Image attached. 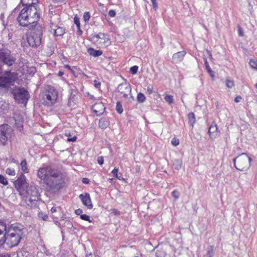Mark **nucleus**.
<instances>
[{"label": "nucleus", "mask_w": 257, "mask_h": 257, "mask_svg": "<svg viewBox=\"0 0 257 257\" xmlns=\"http://www.w3.org/2000/svg\"><path fill=\"white\" fill-rule=\"evenodd\" d=\"M173 166L175 169L179 170L181 169L182 166V162L181 160L176 159L174 161L173 163Z\"/></svg>", "instance_id": "29"}, {"label": "nucleus", "mask_w": 257, "mask_h": 257, "mask_svg": "<svg viewBox=\"0 0 257 257\" xmlns=\"http://www.w3.org/2000/svg\"><path fill=\"white\" fill-rule=\"evenodd\" d=\"M7 232H14L17 234H19L21 235H23L24 234L23 226L20 224L11 225V226L8 229Z\"/></svg>", "instance_id": "18"}, {"label": "nucleus", "mask_w": 257, "mask_h": 257, "mask_svg": "<svg viewBox=\"0 0 257 257\" xmlns=\"http://www.w3.org/2000/svg\"><path fill=\"white\" fill-rule=\"evenodd\" d=\"M6 173L8 175L14 176L15 175V171L14 169L11 168H7L6 170Z\"/></svg>", "instance_id": "44"}, {"label": "nucleus", "mask_w": 257, "mask_h": 257, "mask_svg": "<svg viewBox=\"0 0 257 257\" xmlns=\"http://www.w3.org/2000/svg\"><path fill=\"white\" fill-rule=\"evenodd\" d=\"M76 139H77V137L76 136H74L73 137V138H68L67 139V141L68 142H75L76 140Z\"/></svg>", "instance_id": "58"}, {"label": "nucleus", "mask_w": 257, "mask_h": 257, "mask_svg": "<svg viewBox=\"0 0 257 257\" xmlns=\"http://www.w3.org/2000/svg\"><path fill=\"white\" fill-rule=\"evenodd\" d=\"M23 235L17 234L14 232H6L4 233V237L6 239V244L9 247H13L17 246L22 239Z\"/></svg>", "instance_id": "9"}, {"label": "nucleus", "mask_w": 257, "mask_h": 257, "mask_svg": "<svg viewBox=\"0 0 257 257\" xmlns=\"http://www.w3.org/2000/svg\"><path fill=\"white\" fill-rule=\"evenodd\" d=\"M83 210L81 209H77L75 211V213L77 215H82Z\"/></svg>", "instance_id": "52"}, {"label": "nucleus", "mask_w": 257, "mask_h": 257, "mask_svg": "<svg viewBox=\"0 0 257 257\" xmlns=\"http://www.w3.org/2000/svg\"><path fill=\"white\" fill-rule=\"evenodd\" d=\"M13 94L15 100L18 101L20 103H26L29 99V92L24 88L18 89L15 90Z\"/></svg>", "instance_id": "12"}, {"label": "nucleus", "mask_w": 257, "mask_h": 257, "mask_svg": "<svg viewBox=\"0 0 257 257\" xmlns=\"http://www.w3.org/2000/svg\"><path fill=\"white\" fill-rule=\"evenodd\" d=\"M94 85L96 88H98L100 86V83L99 82H97L96 80H95L94 81Z\"/></svg>", "instance_id": "56"}, {"label": "nucleus", "mask_w": 257, "mask_h": 257, "mask_svg": "<svg viewBox=\"0 0 257 257\" xmlns=\"http://www.w3.org/2000/svg\"><path fill=\"white\" fill-rule=\"evenodd\" d=\"M31 30L27 36L29 46L32 47L39 46L42 42L44 28L37 23L31 26Z\"/></svg>", "instance_id": "5"}, {"label": "nucleus", "mask_w": 257, "mask_h": 257, "mask_svg": "<svg viewBox=\"0 0 257 257\" xmlns=\"http://www.w3.org/2000/svg\"><path fill=\"white\" fill-rule=\"evenodd\" d=\"M14 185L20 195H24L25 191L29 187L26 180V177L23 173H21L20 177L15 181Z\"/></svg>", "instance_id": "11"}, {"label": "nucleus", "mask_w": 257, "mask_h": 257, "mask_svg": "<svg viewBox=\"0 0 257 257\" xmlns=\"http://www.w3.org/2000/svg\"><path fill=\"white\" fill-rule=\"evenodd\" d=\"M105 34L103 33H99L97 34H94L93 37H95L97 39H103L104 38Z\"/></svg>", "instance_id": "45"}, {"label": "nucleus", "mask_w": 257, "mask_h": 257, "mask_svg": "<svg viewBox=\"0 0 257 257\" xmlns=\"http://www.w3.org/2000/svg\"><path fill=\"white\" fill-rule=\"evenodd\" d=\"M109 125V121L106 117H102L99 121V127L102 129L106 128Z\"/></svg>", "instance_id": "21"}, {"label": "nucleus", "mask_w": 257, "mask_h": 257, "mask_svg": "<svg viewBox=\"0 0 257 257\" xmlns=\"http://www.w3.org/2000/svg\"><path fill=\"white\" fill-rule=\"evenodd\" d=\"M49 166H47L40 168L38 171V177L41 180H44L45 184L46 180L49 177Z\"/></svg>", "instance_id": "16"}, {"label": "nucleus", "mask_w": 257, "mask_h": 257, "mask_svg": "<svg viewBox=\"0 0 257 257\" xmlns=\"http://www.w3.org/2000/svg\"><path fill=\"white\" fill-rule=\"evenodd\" d=\"M74 22L76 25L77 29H79V27H80L79 18L76 16H75L74 18Z\"/></svg>", "instance_id": "39"}, {"label": "nucleus", "mask_w": 257, "mask_h": 257, "mask_svg": "<svg viewBox=\"0 0 257 257\" xmlns=\"http://www.w3.org/2000/svg\"><path fill=\"white\" fill-rule=\"evenodd\" d=\"M58 93L54 87L48 85L42 93L43 104L45 105L51 106L56 102Z\"/></svg>", "instance_id": "6"}, {"label": "nucleus", "mask_w": 257, "mask_h": 257, "mask_svg": "<svg viewBox=\"0 0 257 257\" xmlns=\"http://www.w3.org/2000/svg\"><path fill=\"white\" fill-rule=\"evenodd\" d=\"M226 85L229 88H231L234 86L233 81L230 80H226Z\"/></svg>", "instance_id": "42"}, {"label": "nucleus", "mask_w": 257, "mask_h": 257, "mask_svg": "<svg viewBox=\"0 0 257 257\" xmlns=\"http://www.w3.org/2000/svg\"><path fill=\"white\" fill-rule=\"evenodd\" d=\"M204 65L206 68V69L208 71V73L210 74L211 77H214V72L211 70V68L209 66V63L207 61V60L206 58L204 59Z\"/></svg>", "instance_id": "27"}, {"label": "nucleus", "mask_w": 257, "mask_h": 257, "mask_svg": "<svg viewBox=\"0 0 257 257\" xmlns=\"http://www.w3.org/2000/svg\"><path fill=\"white\" fill-rule=\"evenodd\" d=\"M87 52L90 55L94 57H98L102 54V51L101 50H95L92 48L88 49Z\"/></svg>", "instance_id": "22"}, {"label": "nucleus", "mask_w": 257, "mask_h": 257, "mask_svg": "<svg viewBox=\"0 0 257 257\" xmlns=\"http://www.w3.org/2000/svg\"><path fill=\"white\" fill-rule=\"evenodd\" d=\"M4 243H6V239L4 235L3 237L0 238V246H1Z\"/></svg>", "instance_id": "54"}, {"label": "nucleus", "mask_w": 257, "mask_h": 257, "mask_svg": "<svg viewBox=\"0 0 257 257\" xmlns=\"http://www.w3.org/2000/svg\"><path fill=\"white\" fill-rule=\"evenodd\" d=\"M186 54L185 51H180L175 53L172 57V62L173 63H178L183 60L184 57Z\"/></svg>", "instance_id": "19"}, {"label": "nucleus", "mask_w": 257, "mask_h": 257, "mask_svg": "<svg viewBox=\"0 0 257 257\" xmlns=\"http://www.w3.org/2000/svg\"><path fill=\"white\" fill-rule=\"evenodd\" d=\"M30 74L31 75H33L36 72V69L34 67H31L28 70Z\"/></svg>", "instance_id": "49"}, {"label": "nucleus", "mask_w": 257, "mask_h": 257, "mask_svg": "<svg viewBox=\"0 0 257 257\" xmlns=\"http://www.w3.org/2000/svg\"><path fill=\"white\" fill-rule=\"evenodd\" d=\"M75 95L73 93V90H71L70 96L69 98V101H71V100H72L74 98V97L75 96Z\"/></svg>", "instance_id": "59"}, {"label": "nucleus", "mask_w": 257, "mask_h": 257, "mask_svg": "<svg viewBox=\"0 0 257 257\" xmlns=\"http://www.w3.org/2000/svg\"><path fill=\"white\" fill-rule=\"evenodd\" d=\"M214 254V249L213 246L210 245L207 248V252L204 257H213Z\"/></svg>", "instance_id": "24"}, {"label": "nucleus", "mask_w": 257, "mask_h": 257, "mask_svg": "<svg viewBox=\"0 0 257 257\" xmlns=\"http://www.w3.org/2000/svg\"><path fill=\"white\" fill-rule=\"evenodd\" d=\"M238 28L239 35L242 37L243 36V33L242 28L240 26H238Z\"/></svg>", "instance_id": "53"}, {"label": "nucleus", "mask_w": 257, "mask_h": 257, "mask_svg": "<svg viewBox=\"0 0 257 257\" xmlns=\"http://www.w3.org/2000/svg\"><path fill=\"white\" fill-rule=\"evenodd\" d=\"M7 231L8 229L6 224L3 222H0V235L4 234Z\"/></svg>", "instance_id": "30"}, {"label": "nucleus", "mask_w": 257, "mask_h": 257, "mask_svg": "<svg viewBox=\"0 0 257 257\" xmlns=\"http://www.w3.org/2000/svg\"><path fill=\"white\" fill-rule=\"evenodd\" d=\"M147 92L149 94L152 93H153V88L152 87H148V88H147Z\"/></svg>", "instance_id": "62"}, {"label": "nucleus", "mask_w": 257, "mask_h": 257, "mask_svg": "<svg viewBox=\"0 0 257 257\" xmlns=\"http://www.w3.org/2000/svg\"><path fill=\"white\" fill-rule=\"evenodd\" d=\"M111 211V213H113L115 215H119L120 213V212L116 209H112Z\"/></svg>", "instance_id": "50"}, {"label": "nucleus", "mask_w": 257, "mask_h": 257, "mask_svg": "<svg viewBox=\"0 0 257 257\" xmlns=\"http://www.w3.org/2000/svg\"><path fill=\"white\" fill-rule=\"evenodd\" d=\"M90 18V15L89 12H85L83 15L84 20L85 22H88Z\"/></svg>", "instance_id": "43"}, {"label": "nucleus", "mask_w": 257, "mask_h": 257, "mask_svg": "<svg viewBox=\"0 0 257 257\" xmlns=\"http://www.w3.org/2000/svg\"><path fill=\"white\" fill-rule=\"evenodd\" d=\"M89 180H88V179H87V178H83V179H82V182H83V183H84V184H88V183H89Z\"/></svg>", "instance_id": "61"}, {"label": "nucleus", "mask_w": 257, "mask_h": 257, "mask_svg": "<svg viewBox=\"0 0 257 257\" xmlns=\"http://www.w3.org/2000/svg\"><path fill=\"white\" fill-rule=\"evenodd\" d=\"M0 257H11L10 255L8 254H0Z\"/></svg>", "instance_id": "64"}, {"label": "nucleus", "mask_w": 257, "mask_h": 257, "mask_svg": "<svg viewBox=\"0 0 257 257\" xmlns=\"http://www.w3.org/2000/svg\"><path fill=\"white\" fill-rule=\"evenodd\" d=\"M156 255L157 257H165L166 255V252L163 249H159L157 250L156 252Z\"/></svg>", "instance_id": "32"}, {"label": "nucleus", "mask_w": 257, "mask_h": 257, "mask_svg": "<svg viewBox=\"0 0 257 257\" xmlns=\"http://www.w3.org/2000/svg\"><path fill=\"white\" fill-rule=\"evenodd\" d=\"M138 70V66L137 65H135L133 67H131L130 69V71L132 74H136Z\"/></svg>", "instance_id": "37"}, {"label": "nucleus", "mask_w": 257, "mask_h": 257, "mask_svg": "<svg viewBox=\"0 0 257 257\" xmlns=\"http://www.w3.org/2000/svg\"><path fill=\"white\" fill-rule=\"evenodd\" d=\"M115 177L120 180L123 179L122 175L121 173H117V175L116 174V176Z\"/></svg>", "instance_id": "57"}, {"label": "nucleus", "mask_w": 257, "mask_h": 257, "mask_svg": "<svg viewBox=\"0 0 257 257\" xmlns=\"http://www.w3.org/2000/svg\"><path fill=\"white\" fill-rule=\"evenodd\" d=\"M79 198L81 199L83 204L86 206L88 209L92 208L93 205L89 193H85L84 194H81L79 195Z\"/></svg>", "instance_id": "15"}, {"label": "nucleus", "mask_w": 257, "mask_h": 257, "mask_svg": "<svg viewBox=\"0 0 257 257\" xmlns=\"http://www.w3.org/2000/svg\"><path fill=\"white\" fill-rule=\"evenodd\" d=\"M108 15L110 17H114L116 15V13L115 11L111 10L108 12Z\"/></svg>", "instance_id": "48"}, {"label": "nucleus", "mask_w": 257, "mask_h": 257, "mask_svg": "<svg viewBox=\"0 0 257 257\" xmlns=\"http://www.w3.org/2000/svg\"><path fill=\"white\" fill-rule=\"evenodd\" d=\"M15 78L13 73L10 71H7L0 76V87H6L13 85Z\"/></svg>", "instance_id": "10"}, {"label": "nucleus", "mask_w": 257, "mask_h": 257, "mask_svg": "<svg viewBox=\"0 0 257 257\" xmlns=\"http://www.w3.org/2000/svg\"><path fill=\"white\" fill-rule=\"evenodd\" d=\"M189 122L190 125L193 127L194 124L195 123L196 119L195 116L193 112H189L188 115Z\"/></svg>", "instance_id": "25"}, {"label": "nucleus", "mask_w": 257, "mask_h": 257, "mask_svg": "<svg viewBox=\"0 0 257 257\" xmlns=\"http://www.w3.org/2000/svg\"><path fill=\"white\" fill-rule=\"evenodd\" d=\"M171 143L173 146H177L179 144V141L176 138H174L171 141Z\"/></svg>", "instance_id": "46"}, {"label": "nucleus", "mask_w": 257, "mask_h": 257, "mask_svg": "<svg viewBox=\"0 0 257 257\" xmlns=\"http://www.w3.org/2000/svg\"><path fill=\"white\" fill-rule=\"evenodd\" d=\"M164 99L169 104H172L174 102L173 96L171 95H166L164 97Z\"/></svg>", "instance_id": "33"}, {"label": "nucleus", "mask_w": 257, "mask_h": 257, "mask_svg": "<svg viewBox=\"0 0 257 257\" xmlns=\"http://www.w3.org/2000/svg\"><path fill=\"white\" fill-rule=\"evenodd\" d=\"M241 97L240 96H236L235 99H234V101L235 102H239L240 101L241 99Z\"/></svg>", "instance_id": "60"}, {"label": "nucleus", "mask_w": 257, "mask_h": 257, "mask_svg": "<svg viewBox=\"0 0 257 257\" xmlns=\"http://www.w3.org/2000/svg\"><path fill=\"white\" fill-rule=\"evenodd\" d=\"M137 100L140 103H143L146 100V96H145V95L141 93V92H140L137 95Z\"/></svg>", "instance_id": "31"}, {"label": "nucleus", "mask_w": 257, "mask_h": 257, "mask_svg": "<svg viewBox=\"0 0 257 257\" xmlns=\"http://www.w3.org/2000/svg\"><path fill=\"white\" fill-rule=\"evenodd\" d=\"M152 3L153 7L155 10L158 8V4L156 0H151Z\"/></svg>", "instance_id": "51"}, {"label": "nucleus", "mask_w": 257, "mask_h": 257, "mask_svg": "<svg viewBox=\"0 0 257 257\" xmlns=\"http://www.w3.org/2000/svg\"><path fill=\"white\" fill-rule=\"evenodd\" d=\"M217 131L218 127L217 126V124L214 122H213L210 126L208 130L210 138L211 139L216 138L218 134Z\"/></svg>", "instance_id": "20"}, {"label": "nucleus", "mask_w": 257, "mask_h": 257, "mask_svg": "<svg viewBox=\"0 0 257 257\" xmlns=\"http://www.w3.org/2000/svg\"><path fill=\"white\" fill-rule=\"evenodd\" d=\"M20 166L21 167V169L23 170V171L25 173H28V169L27 167V161L25 159H24L20 164Z\"/></svg>", "instance_id": "28"}, {"label": "nucleus", "mask_w": 257, "mask_h": 257, "mask_svg": "<svg viewBox=\"0 0 257 257\" xmlns=\"http://www.w3.org/2000/svg\"><path fill=\"white\" fill-rule=\"evenodd\" d=\"M64 184L62 174L49 167V177L46 181L48 190L52 193L57 192L63 187Z\"/></svg>", "instance_id": "2"}, {"label": "nucleus", "mask_w": 257, "mask_h": 257, "mask_svg": "<svg viewBox=\"0 0 257 257\" xmlns=\"http://www.w3.org/2000/svg\"><path fill=\"white\" fill-rule=\"evenodd\" d=\"M22 199L26 204L27 208L32 209L38 207L41 200L40 194L38 188L35 186H30L25 191V194L21 195Z\"/></svg>", "instance_id": "3"}, {"label": "nucleus", "mask_w": 257, "mask_h": 257, "mask_svg": "<svg viewBox=\"0 0 257 257\" xmlns=\"http://www.w3.org/2000/svg\"><path fill=\"white\" fill-rule=\"evenodd\" d=\"M23 6L24 8L21 10V6L19 5L12 12V15L18 13L17 20L19 25L25 27L29 25L31 26L37 23L40 16L36 6Z\"/></svg>", "instance_id": "1"}, {"label": "nucleus", "mask_w": 257, "mask_h": 257, "mask_svg": "<svg viewBox=\"0 0 257 257\" xmlns=\"http://www.w3.org/2000/svg\"><path fill=\"white\" fill-rule=\"evenodd\" d=\"M116 110L119 114H121L123 112V108L120 102H116Z\"/></svg>", "instance_id": "34"}, {"label": "nucleus", "mask_w": 257, "mask_h": 257, "mask_svg": "<svg viewBox=\"0 0 257 257\" xmlns=\"http://www.w3.org/2000/svg\"><path fill=\"white\" fill-rule=\"evenodd\" d=\"M251 161V158L245 153H242L233 160L235 168L240 171L247 170L250 167Z\"/></svg>", "instance_id": "7"}, {"label": "nucleus", "mask_w": 257, "mask_h": 257, "mask_svg": "<svg viewBox=\"0 0 257 257\" xmlns=\"http://www.w3.org/2000/svg\"><path fill=\"white\" fill-rule=\"evenodd\" d=\"M0 183L3 184L4 185H7L8 184L7 180L2 175H0Z\"/></svg>", "instance_id": "35"}, {"label": "nucleus", "mask_w": 257, "mask_h": 257, "mask_svg": "<svg viewBox=\"0 0 257 257\" xmlns=\"http://www.w3.org/2000/svg\"><path fill=\"white\" fill-rule=\"evenodd\" d=\"M0 60L8 66H12L15 63L16 59L11 54L9 50L0 48Z\"/></svg>", "instance_id": "13"}, {"label": "nucleus", "mask_w": 257, "mask_h": 257, "mask_svg": "<svg viewBox=\"0 0 257 257\" xmlns=\"http://www.w3.org/2000/svg\"><path fill=\"white\" fill-rule=\"evenodd\" d=\"M249 65L252 68H257V61L253 59H250L249 61Z\"/></svg>", "instance_id": "41"}, {"label": "nucleus", "mask_w": 257, "mask_h": 257, "mask_svg": "<svg viewBox=\"0 0 257 257\" xmlns=\"http://www.w3.org/2000/svg\"><path fill=\"white\" fill-rule=\"evenodd\" d=\"M31 30L27 36L29 46L32 47L39 46L42 42L44 28L37 23L31 26Z\"/></svg>", "instance_id": "4"}, {"label": "nucleus", "mask_w": 257, "mask_h": 257, "mask_svg": "<svg viewBox=\"0 0 257 257\" xmlns=\"http://www.w3.org/2000/svg\"><path fill=\"white\" fill-rule=\"evenodd\" d=\"M80 218L83 220L87 221L89 222H91L92 220L90 219V217L87 214H84L82 215H80Z\"/></svg>", "instance_id": "36"}, {"label": "nucleus", "mask_w": 257, "mask_h": 257, "mask_svg": "<svg viewBox=\"0 0 257 257\" xmlns=\"http://www.w3.org/2000/svg\"><path fill=\"white\" fill-rule=\"evenodd\" d=\"M38 217L43 220H46L48 218L47 214H45L42 212H40L38 213Z\"/></svg>", "instance_id": "38"}, {"label": "nucleus", "mask_w": 257, "mask_h": 257, "mask_svg": "<svg viewBox=\"0 0 257 257\" xmlns=\"http://www.w3.org/2000/svg\"><path fill=\"white\" fill-rule=\"evenodd\" d=\"M38 0H21L23 6H35Z\"/></svg>", "instance_id": "23"}, {"label": "nucleus", "mask_w": 257, "mask_h": 257, "mask_svg": "<svg viewBox=\"0 0 257 257\" xmlns=\"http://www.w3.org/2000/svg\"><path fill=\"white\" fill-rule=\"evenodd\" d=\"M13 129L8 124L0 125V144L3 146L7 145V142L12 137Z\"/></svg>", "instance_id": "8"}, {"label": "nucleus", "mask_w": 257, "mask_h": 257, "mask_svg": "<svg viewBox=\"0 0 257 257\" xmlns=\"http://www.w3.org/2000/svg\"><path fill=\"white\" fill-rule=\"evenodd\" d=\"M97 161L98 164H99L100 165H101L103 164V162H104L103 158L101 156L98 157L97 158Z\"/></svg>", "instance_id": "47"}, {"label": "nucleus", "mask_w": 257, "mask_h": 257, "mask_svg": "<svg viewBox=\"0 0 257 257\" xmlns=\"http://www.w3.org/2000/svg\"><path fill=\"white\" fill-rule=\"evenodd\" d=\"M118 169L117 168H114L112 171L111 173L113 174L114 176H116L118 173Z\"/></svg>", "instance_id": "55"}, {"label": "nucleus", "mask_w": 257, "mask_h": 257, "mask_svg": "<svg viewBox=\"0 0 257 257\" xmlns=\"http://www.w3.org/2000/svg\"><path fill=\"white\" fill-rule=\"evenodd\" d=\"M172 195L175 200H177L179 198L180 193L177 190H175L172 192Z\"/></svg>", "instance_id": "40"}, {"label": "nucleus", "mask_w": 257, "mask_h": 257, "mask_svg": "<svg viewBox=\"0 0 257 257\" xmlns=\"http://www.w3.org/2000/svg\"><path fill=\"white\" fill-rule=\"evenodd\" d=\"M54 35L56 36H61L65 33V29L60 27H58L56 29H54Z\"/></svg>", "instance_id": "26"}, {"label": "nucleus", "mask_w": 257, "mask_h": 257, "mask_svg": "<svg viewBox=\"0 0 257 257\" xmlns=\"http://www.w3.org/2000/svg\"><path fill=\"white\" fill-rule=\"evenodd\" d=\"M56 207H53L51 209V211L52 213H54L56 211Z\"/></svg>", "instance_id": "63"}, {"label": "nucleus", "mask_w": 257, "mask_h": 257, "mask_svg": "<svg viewBox=\"0 0 257 257\" xmlns=\"http://www.w3.org/2000/svg\"><path fill=\"white\" fill-rule=\"evenodd\" d=\"M117 89L118 92L122 94L124 97H127L128 94L131 92V86L126 82H123L117 86Z\"/></svg>", "instance_id": "14"}, {"label": "nucleus", "mask_w": 257, "mask_h": 257, "mask_svg": "<svg viewBox=\"0 0 257 257\" xmlns=\"http://www.w3.org/2000/svg\"><path fill=\"white\" fill-rule=\"evenodd\" d=\"M105 107L102 102L95 103L92 106V109L93 112L97 116L102 114Z\"/></svg>", "instance_id": "17"}]
</instances>
